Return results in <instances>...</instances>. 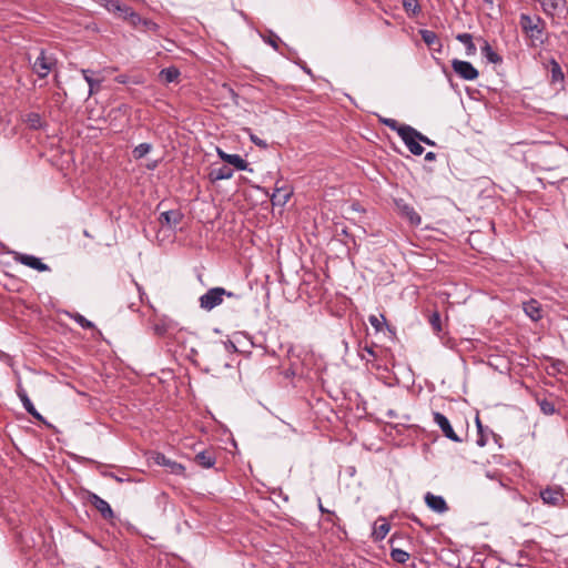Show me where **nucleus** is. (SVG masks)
I'll list each match as a JSON object with an SVG mask.
<instances>
[{"instance_id":"40","label":"nucleus","mask_w":568,"mask_h":568,"mask_svg":"<svg viewBox=\"0 0 568 568\" xmlns=\"http://www.w3.org/2000/svg\"><path fill=\"white\" fill-rule=\"evenodd\" d=\"M217 154L224 161V162H227L231 158L232 154H229L226 152H224L223 150L221 149H217Z\"/></svg>"},{"instance_id":"34","label":"nucleus","mask_w":568,"mask_h":568,"mask_svg":"<svg viewBox=\"0 0 568 568\" xmlns=\"http://www.w3.org/2000/svg\"><path fill=\"white\" fill-rule=\"evenodd\" d=\"M403 6L407 11H413L414 13L419 11V6L416 0H404Z\"/></svg>"},{"instance_id":"12","label":"nucleus","mask_w":568,"mask_h":568,"mask_svg":"<svg viewBox=\"0 0 568 568\" xmlns=\"http://www.w3.org/2000/svg\"><path fill=\"white\" fill-rule=\"evenodd\" d=\"M17 395L20 398L24 409L32 415L37 419H42V416L39 414V412L34 408L32 402L30 400L26 389L19 384L17 386Z\"/></svg>"},{"instance_id":"23","label":"nucleus","mask_w":568,"mask_h":568,"mask_svg":"<svg viewBox=\"0 0 568 568\" xmlns=\"http://www.w3.org/2000/svg\"><path fill=\"white\" fill-rule=\"evenodd\" d=\"M381 524L376 523L374 530H373V537L375 540H382L384 539L387 534L389 532L390 526L388 523H386L385 519H381Z\"/></svg>"},{"instance_id":"18","label":"nucleus","mask_w":568,"mask_h":568,"mask_svg":"<svg viewBox=\"0 0 568 568\" xmlns=\"http://www.w3.org/2000/svg\"><path fill=\"white\" fill-rule=\"evenodd\" d=\"M232 176H233V170L225 165H223L221 168L213 169L210 172L211 181L229 180Z\"/></svg>"},{"instance_id":"30","label":"nucleus","mask_w":568,"mask_h":568,"mask_svg":"<svg viewBox=\"0 0 568 568\" xmlns=\"http://www.w3.org/2000/svg\"><path fill=\"white\" fill-rule=\"evenodd\" d=\"M382 122L388 126L390 130L393 131H396L397 134L399 135V132H400V129L402 128H407L408 125L407 124H399L396 120L394 119H382Z\"/></svg>"},{"instance_id":"13","label":"nucleus","mask_w":568,"mask_h":568,"mask_svg":"<svg viewBox=\"0 0 568 568\" xmlns=\"http://www.w3.org/2000/svg\"><path fill=\"white\" fill-rule=\"evenodd\" d=\"M182 220V214L179 211H166L161 213L160 222L169 227H175Z\"/></svg>"},{"instance_id":"45","label":"nucleus","mask_w":568,"mask_h":568,"mask_svg":"<svg viewBox=\"0 0 568 568\" xmlns=\"http://www.w3.org/2000/svg\"><path fill=\"white\" fill-rule=\"evenodd\" d=\"M476 425L478 426L479 429L481 428V424L478 417L476 418Z\"/></svg>"},{"instance_id":"15","label":"nucleus","mask_w":568,"mask_h":568,"mask_svg":"<svg viewBox=\"0 0 568 568\" xmlns=\"http://www.w3.org/2000/svg\"><path fill=\"white\" fill-rule=\"evenodd\" d=\"M292 195L291 190L287 187H276L272 194V202L274 205H285Z\"/></svg>"},{"instance_id":"26","label":"nucleus","mask_w":568,"mask_h":568,"mask_svg":"<svg viewBox=\"0 0 568 568\" xmlns=\"http://www.w3.org/2000/svg\"><path fill=\"white\" fill-rule=\"evenodd\" d=\"M151 150H152V144L141 143L133 149L132 154L135 160H139V159L144 158L146 154H149L151 152Z\"/></svg>"},{"instance_id":"41","label":"nucleus","mask_w":568,"mask_h":568,"mask_svg":"<svg viewBox=\"0 0 568 568\" xmlns=\"http://www.w3.org/2000/svg\"><path fill=\"white\" fill-rule=\"evenodd\" d=\"M435 158H436V154L434 152H428L425 155L426 161H433V160H435Z\"/></svg>"},{"instance_id":"27","label":"nucleus","mask_w":568,"mask_h":568,"mask_svg":"<svg viewBox=\"0 0 568 568\" xmlns=\"http://www.w3.org/2000/svg\"><path fill=\"white\" fill-rule=\"evenodd\" d=\"M544 10L547 13H550L551 11L562 9L565 7V0H541Z\"/></svg>"},{"instance_id":"36","label":"nucleus","mask_w":568,"mask_h":568,"mask_svg":"<svg viewBox=\"0 0 568 568\" xmlns=\"http://www.w3.org/2000/svg\"><path fill=\"white\" fill-rule=\"evenodd\" d=\"M540 408L547 415H551L555 412L554 405L551 403H549V402H542L540 404Z\"/></svg>"},{"instance_id":"5","label":"nucleus","mask_w":568,"mask_h":568,"mask_svg":"<svg viewBox=\"0 0 568 568\" xmlns=\"http://www.w3.org/2000/svg\"><path fill=\"white\" fill-rule=\"evenodd\" d=\"M540 498L546 505L562 506L565 503L564 488L560 486L547 487L540 491Z\"/></svg>"},{"instance_id":"2","label":"nucleus","mask_w":568,"mask_h":568,"mask_svg":"<svg viewBox=\"0 0 568 568\" xmlns=\"http://www.w3.org/2000/svg\"><path fill=\"white\" fill-rule=\"evenodd\" d=\"M224 296L232 297L234 294L222 287L211 288L200 297V305L202 308L211 311L223 302Z\"/></svg>"},{"instance_id":"11","label":"nucleus","mask_w":568,"mask_h":568,"mask_svg":"<svg viewBox=\"0 0 568 568\" xmlns=\"http://www.w3.org/2000/svg\"><path fill=\"white\" fill-rule=\"evenodd\" d=\"M425 503L433 511L438 514H443L448 509L445 499L432 493L425 495Z\"/></svg>"},{"instance_id":"16","label":"nucleus","mask_w":568,"mask_h":568,"mask_svg":"<svg viewBox=\"0 0 568 568\" xmlns=\"http://www.w3.org/2000/svg\"><path fill=\"white\" fill-rule=\"evenodd\" d=\"M92 504L93 506L101 513V515L104 518H112L113 517V510L111 509L108 501L102 499L101 497L93 495L92 496Z\"/></svg>"},{"instance_id":"25","label":"nucleus","mask_w":568,"mask_h":568,"mask_svg":"<svg viewBox=\"0 0 568 568\" xmlns=\"http://www.w3.org/2000/svg\"><path fill=\"white\" fill-rule=\"evenodd\" d=\"M481 53L490 63H498L501 61L500 57L493 50L487 41H484Z\"/></svg>"},{"instance_id":"14","label":"nucleus","mask_w":568,"mask_h":568,"mask_svg":"<svg viewBox=\"0 0 568 568\" xmlns=\"http://www.w3.org/2000/svg\"><path fill=\"white\" fill-rule=\"evenodd\" d=\"M524 312L535 322L542 317L540 304L536 300L524 303Z\"/></svg>"},{"instance_id":"1","label":"nucleus","mask_w":568,"mask_h":568,"mask_svg":"<svg viewBox=\"0 0 568 568\" xmlns=\"http://www.w3.org/2000/svg\"><path fill=\"white\" fill-rule=\"evenodd\" d=\"M519 24L525 34L531 40H541L544 27L542 20L539 17H531L523 13L520 16Z\"/></svg>"},{"instance_id":"29","label":"nucleus","mask_w":568,"mask_h":568,"mask_svg":"<svg viewBox=\"0 0 568 568\" xmlns=\"http://www.w3.org/2000/svg\"><path fill=\"white\" fill-rule=\"evenodd\" d=\"M390 557L394 561L398 564H404L409 559V554L405 550L394 548L390 551Z\"/></svg>"},{"instance_id":"43","label":"nucleus","mask_w":568,"mask_h":568,"mask_svg":"<svg viewBox=\"0 0 568 568\" xmlns=\"http://www.w3.org/2000/svg\"><path fill=\"white\" fill-rule=\"evenodd\" d=\"M116 81H118L119 83H125V82H126V78H125L124 75H119V77L116 78Z\"/></svg>"},{"instance_id":"24","label":"nucleus","mask_w":568,"mask_h":568,"mask_svg":"<svg viewBox=\"0 0 568 568\" xmlns=\"http://www.w3.org/2000/svg\"><path fill=\"white\" fill-rule=\"evenodd\" d=\"M179 77H180V71L174 67L163 69L160 72V78L165 83H172V82L176 81L179 79Z\"/></svg>"},{"instance_id":"28","label":"nucleus","mask_w":568,"mask_h":568,"mask_svg":"<svg viewBox=\"0 0 568 568\" xmlns=\"http://www.w3.org/2000/svg\"><path fill=\"white\" fill-rule=\"evenodd\" d=\"M226 163L233 165L235 169H237L240 171L247 170V165H248L247 162L239 154H232L230 160Z\"/></svg>"},{"instance_id":"32","label":"nucleus","mask_w":568,"mask_h":568,"mask_svg":"<svg viewBox=\"0 0 568 568\" xmlns=\"http://www.w3.org/2000/svg\"><path fill=\"white\" fill-rule=\"evenodd\" d=\"M371 325L376 329V331H381L382 327H383V324L385 323V317L384 315H381V316H376V315H371L369 318H368Z\"/></svg>"},{"instance_id":"38","label":"nucleus","mask_w":568,"mask_h":568,"mask_svg":"<svg viewBox=\"0 0 568 568\" xmlns=\"http://www.w3.org/2000/svg\"><path fill=\"white\" fill-rule=\"evenodd\" d=\"M28 121L32 128L40 125V116L38 114H30Z\"/></svg>"},{"instance_id":"21","label":"nucleus","mask_w":568,"mask_h":568,"mask_svg":"<svg viewBox=\"0 0 568 568\" xmlns=\"http://www.w3.org/2000/svg\"><path fill=\"white\" fill-rule=\"evenodd\" d=\"M420 36H422L423 41H424L428 47H432V45L438 44V48L436 49V51H437V52H440V51H442V43H440V41L438 40V37H437V34H436L434 31H430V30H420Z\"/></svg>"},{"instance_id":"3","label":"nucleus","mask_w":568,"mask_h":568,"mask_svg":"<svg viewBox=\"0 0 568 568\" xmlns=\"http://www.w3.org/2000/svg\"><path fill=\"white\" fill-rule=\"evenodd\" d=\"M399 136L408 148V150L415 154L420 155L424 152V148L420 145L418 138V131L412 126L402 128Z\"/></svg>"},{"instance_id":"31","label":"nucleus","mask_w":568,"mask_h":568,"mask_svg":"<svg viewBox=\"0 0 568 568\" xmlns=\"http://www.w3.org/2000/svg\"><path fill=\"white\" fill-rule=\"evenodd\" d=\"M263 40L273 49L278 50L280 38L272 31L267 36H262Z\"/></svg>"},{"instance_id":"37","label":"nucleus","mask_w":568,"mask_h":568,"mask_svg":"<svg viewBox=\"0 0 568 568\" xmlns=\"http://www.w3.org/2000/svg\"><path fill=\"white\" fill-rule=\"evenodd\" d=\"M250 139L255 145L263 149L267 148V143L258 136L254 135L253 133H250Z\"/></svg>"},{"instance_id":"33","label":"nucleus","mask_w":568,"mask_h":568,"mask_svg":"<svg viewBox=\"0 0 568 568\" xmlns=\"http://www.w3.org/2000/svg\"><path fill=\"white\" fill-rule=\"evenodd\" d=\"M429 323L437 334L442 331L440 316L438 313H433L430 315Z\"/></svg>"},{"instance_id":"22","label":"nucleus","mask_w":568,"mask_h":568,"mask_svg":"<svg viewBox=\"0 0 568 568\" xmlns=\"http://www.w3.org/2000/svg\"><path fill=\"white\" fill-rule=\"evenodd\" d=\"M456 39L466 47V54L471 57L476 53V45L473 42V37L469 33H459Z\"/></svg>"},{"instance_id":"10","label":"nucleus","mask_w":568,"mask_h":568,"mask_svg":"<svg viewBox=\"0 0 568 568\" xmlns=\"http://www.w3.org/2000/svg\"><path fill=\"white\" fill-rule=\"evenodd\" d=\"M396 206L399 213L406 217L412 225H419L422 223L420 215L414 210L413 206L408 205L404 201H396Z\"/></svg>"},{"instance_id":"35","label":"nucleus","mask_w":568,"mask_h":568,"mask_svg":"<svg viewBox=\"0 0 568 568\" xmlns=\"http://www.w3.org/2000/svg\"><path fill=\"white\" fill-rule=\"evenodd\" d=\"M74 320L77 321V323H79L83 328H91L93 326V324L88 321L84 316L80 315V314H77L74 316Z\"/></svg>"},{"instance_id":"44","label":"nucleus","mask_w":568,"mask_h":568,"mask_svg":"<svg viewBox=\"0 0 568 568\" xmlns=\"http://www.w3.org/2000/svg\"><path fill=\"white\" fill-rule=\"evenodd\" d=\"M365 351H366L369 355L374 356V352H373V349H372V348H365Z\"/></svg>"},{"instance_id":"4","label":"nucleus","mask_w":568,"mask_h":568,"mask_svg":"<svg viewBox=\"0 0 568 568\" xmlns=\"http://www.w3.org/2000/svg\"><path fill=\"white\" fill-rule=\"evenodd\" d=\"M452 68L459 78L466 81H474L479 75L476 68L468 61L454 59L452 61Z\"/></svg>"},{"instance_id":"19","label":"nucleus","mask_w":568,"mask_h":568,"mask_svg":"<svg viewBox=\"0 0 568 568\" xmlns=\"http://www.w3.org/2000/svg\"><path fill=\"white\" fill-rule=\"evenodd\" d=\"M156 464L169 467L173 474H181L184 467L175 462L168 459L164 455L159 454L155 458Z\"/></svg>"},{"instance_id":"17","label":"nucleus","mask_w":568,"mask_h":568,"mask_svg":"<svg viewBox=\"0 0 568 568\" xmlns=\"http://www.w3.org/2000/svg\"><path fill=\"white\" fill-rule=\"evenodd\" d=\"M195 462L204 468H211L215 464V455L212 450H203L195 455Z\"/></svg>"},{"instance_id":"6","label":"nucleus","mask_w":568,"mask_h":568,"mask_svg":"<svg viewBox=\"0 0 568 568\" xmlns=\"http://www.w3.org/2000/svg\"><path fill=\"white\" fill-rule=\"evenodd\" d=\"M12 258L17 263L23 264L28 267L37 270L38 272L49 271V266L41 262V260L34 255L23 254L19 252H12Z\"/></svg>"},{"instance_id":"42","label":"nucleus","mask_w":568,"mask_h":568,"mask_svg":"<svg viewBox=\"0 0 568 568\" xmlns=\"http://www.w3.org/2000/svg\"><path fill=\"white\" fill-rule=\"evenodd\" d=\"M158 166V161H153L146 165L149 170H154Z\"/></svg>"},{"instance_id":"39","label":"nucleus","mask_w":568,"mask_h":568,"mask_svg":"<svg viewBox=\"0 0 568 568\" xmlns=\"http://www.w3.org/2000/svg\"><path fill=\"white\" fill-rule=\"evenodd\" d=\"M420 142L427 144V145H435L434 141H432L430 139H428L427 136L423 135L420 132H418V138H417Z\"/></svg>"},{"instance_id":"8","label":"nucleus","mask_w":568,"mask_h":568,"mask_svg":"<svg viewBox=\"0 0 568 568\" xmlns=\"http://www.w3.org/2000/svg\"><path fill=\"white\" fill-rule=\"evenodd\" d=\"M81 73L89 85V97L97 94L100 91L103 78L98 75V72L82 69Z\"/></svg>"},{"instance_id":"46","label":"nucleus","mask_w":568,"mask_h":568,"mask_svg":"<svg viewBox=\"0 0 568 568\" xmlns=\"http://www.w3.org/2000/svg\"><path fill=\"white\" fill-rule=\"evenodd\" d=\"M487 3L493 4L494 0H485Z\"/></svg>"},{"instance_id":"20","label":"nucleus","mask_w":568,"mask_h":568,"mask_svg":"<svg viewBox=\"0 0 568 568\" xmlns=\"http://www.w3.org/2000/svg\"><path fill=\"white\" fill-rule=\"evenodd\" d=\"M105 8L112 12H119L121 16L126 18L129 14L134 17L133 12H130V9L125 6H122L118 0H108L105 3Z\"/></svg>"},{"instance_id":"9","label":"nucleus","mask_w":568,"mask_h":568,"mask_svg":"<svg viewBox=\"0 0 568 568\" xmlns=\"http://www.w3.org/2000/svg\"><path fill=\"white\" fill-rule=\"evenodd\" d=\"M53 65V60L50 57H47L44 52H41L40 55L36 59L33 63V71L41 78H44L49 74Z\"/></svg>"},{"instance_id":"7","label":"nucleus","mask_w":568,"mask_h":568,"mask_svg":"<svg viewBox=\"0 0 568 568\" xmlns=\"http://www.w3.org/2000/svg\"><path fill=\"white\" fill-rule=\"evenodd\" d=\"M434 422L442 429L444 435L455 443H459L462 439L454 432L449 420L442 413H434Z\"/></svg>"}]
</instances>
